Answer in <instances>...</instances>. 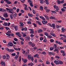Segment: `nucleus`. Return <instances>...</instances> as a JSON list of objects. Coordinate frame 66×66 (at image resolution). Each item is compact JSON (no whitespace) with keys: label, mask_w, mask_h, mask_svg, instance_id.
Returning a JSON list of instances; mask_svg holds the SVG:
<instances>
[{"label":"nucleus","mask_w":66,"mask_h":66,"mask_svg":"<svg viewBox=\"0 0 66 66\" xmlns=\"http://www.w3.org/2000/svg\"><path fill=\"white\" fill-rule=\"evenodd\" d=\"M0 64H2L1 66H5V62L2 61L0 63Z\"/></svg>","instance_id":"obj_4"},{"label":"nucleus","mask_w":66,"mask_h":66,"mask_svg":"<svg viewBox=\"0 0 66 66\" xmlns=\"http://www.w3.org/2000/svg\"><path fill=\"white\" fill-rule=\"evenodd\" d=\"M31 55L30 54L28 55L27 56L28 59L29 60H31Z\"/></svg>","instance_id":"obj_13"},{"label":"nucleus","mask_w":66,"mask_h":66,"mask_svg":"<svg viewBox=\"0 0 66 66\" xmlns=\"http://www.w3.org/2000/svg\"><path fill=\"white\" fill-rule=\"evenodd\" d=\"M46 64H48L49 65V64H50V62H49L46 61Z\"/></svg>","instance_id":"obj_57"},{"label":"nucleus","mask_w":66,"mask_h":66,"mask_svg":"<svg viewBox=\"0 0 66 66\" xmlns=\"http://www.w3.org/2000/svg\"><path fill=\"white\" fill-rule=\"evenodd\" d=\"M52 36H54V37H56V35H55V34H53Z\"/></svg>","instance_id":"obj_61"},{"label":"nucleus","mask_w":66,"mask_h":66,"mask_svg":"<svg viewBox=\"0 0 66 66\" xmlns=\"http://www.w3.org/2000/svg\"><path fill=\"white\" fill-rule=\"evenodd\" d=\"M11 55L13 56H15L16 54L15 53H12L11 54Z\"/></svg>","instance_id":"obj_30"},{"label":"nucleus","mask_w":66,"mask_h":66,"mask_svg":"<svg viewBox=\"0 0 66 66\" xmlns=\"http://www.w3.org/2000/svg\"><path fill=\"white\" fill-rule=\"evenodd\" d=\"M58 4H61V1L60 0H57V1Z\"/></svg>","instance_id":"obj_18"},{"label":"nucleus","mask_w":66,"mask_h":66,"mask_svg":"<svg viewBox=\"0 0 66 66\" xmlns=\"http://www.w3.org/2000/svg\"><path fill=\"white\" fill-rule=\"evenodd\" d=\"M49 18L51 19H55V17H54L53 16H50L49 17Z\"/></svg>","instance_id":"obj_12"},{"label":"nucleus","mask_w":66,"mask_h":66,"mask_svg":"<svg viewBox=\"0 0 66 66\" xmlns=\"http://www.w3.org/2000/svg\"><path fill=\"white\" fill-rule=\"evenodd\" d=\"M43 42L44 43H46L47 42V40L46 39H45L43 41Z\"/></svg>","instance_id":"obj_63"},{"label":"nucleus","mask_w":66,"mask_h":66,"mask_svg":"<svg viewBox=\"0 0 66 66\" xmlns=\"http://www.w3.org/2000/svg\"><path fill=\"white\" fill-rule=\"evenodd\" d=\"M6 49L7 51H8V52H10V50L11 49H9V48L7 47H6Z\"/></svg>","instance_id":"obj_29"},{"label":"nucleus","mask_w":66,"mask_h":66,"mask_svg":"<svg viewBox=\"0 0 66 66\" xmlns=\"http://www.w3.org/2000/svg\"><path fill=\"white\" fill-rule=\"evenodd\" d=\"M55 9L56 10H60V9H59V8L58 7V6H57L55 8Z\"/></svg>","instance_id":"obj_41"},{"label":"nucleus","mask_w":66,"mask_h":66,"mask_svg":"<svg viewBox=\"0 0 66 66\" xmlns=\"http://www.w3.org/2000/svg\"><path fill=\"white\" fill-rule=\"evenodd\" d=\"M14 28L15 29V31H17L18 29L17 28V26H16L14 27Z\"/></svg>","instance_id":"obj_16"},{"label":"nucleus","mask_w":66,"mask_h":66,"mask_svg":"<svg viewBox=\"0 0 66 66\" xmlns=\"http://www.w3.org/2000/svg\"><path fill=\"white\" fill-rule=\"evenodd\" d=\"M14 49L15 50H16V51H17L18 50V48H16L15 47H14Z\"/></svg>","instance_id":"obj_60"},{"label":"nucleus","mask_w":66,"mask_h":66,"mask_svg":"<svg viewBox=\"0 0 66 66\" xmlns=\"http://www.w3.org/2000/svg\"><path fill=\"white\" fill-rule=\"evenodd\" d=\"M38 33H42V32H43V30L41 29H39L38 30Z\"/></svg>","instance_id":"obj_14"},{"label":"nucleus","mask_w":66,"mask_h":66,"mask_svg":"<svg viewBox=\"0 0 66 66\" xmlns=\"http://www.w3.org/2000/svg\"><path fill=\"white\" fill-rule=\"evenodd\" d=\"M26 39H27L29 40H30V37L29 36H26L25 37Z\"/></svg>","instance_id":"obj_17"},{"label":"nucleus","mask_w":66,"mask_h":66,"mask_svg":"<svg viewBox=\"0 0 66 66\" xmlns=\"http://www.w3.org/2000/svg\"><path fill=\"white\" fill-rule=\"evenodd\" d=\"M3 25L4 26H7V23L6 22H5L4 23Z\"/></svg>","instance_id":"obj_27"},{"label":"nucleus","mask_w":66,"mask_h":66,"mask_svg":"<svg viewBox=\"0 0 66 66\" xmlns=\"http://www.w3.org/2000/svg\"><path fill=\"white\" fill-rule=\"evenodd\" d=\"M50 27H52V28H53V29H55V24L53 23L51 25H50Z\"/></svg>","instance_id":"obj_5"},{"label":"nucleus","mask_w":66,"mask_h":66,"mask_svg":"<svg viewBox=\"0 0 66 66\" xmlns=\"http://www.w3.org/2000/svg\"><path fill=\"white\" fill-rule=\"evenodd\" d=\"M20 39H21V40L22 41H23V42L24 41V39L22 37H21L20 38Z\"/></svg>","instance_id":"obj_37"},{"label":"nucleus","mask_w":66,"mask_h":66,"mask_svg":"<svg viewBox=\"0 0 66 66\" xmlns=\"http://www.w3.org/2000/svg\"><path fill=\"white\" fill-rule=\"evenodd\" d=\"M15 16H16V15H15L13 13H12V14H11L10 15V17L11 19H12L13 18V17H15Z\"/></svg>","instance_id":"obj_3"},{"label":"nucleus","mask_w":66,"mask_h":66,"mask_svg":"<svg viewBox=\"0 0 66 66\" xmlns=\"http://www.w3.org/2000/svg\"><path fill=\"white\" fill-rule=\"evenodd\" d=\"M21 45H23V44H24V42H22V41H21Z\"/></svg>","instance_id":"obj_56"},{"label":"nucleus","mask_w":66,"mask_h":66,"mask_svg":"<svg viewBox=\"0 0 66 66\" xmlns=\"http://www.w3.org/2000/svg\"><path fill=\"white\" fill-rule=\"evenodd\" d=\"M57 48H55V50H54V52H55L56 51H57V53H59V50L57 49Z\"/></svg>","instance_id":"obj_11"},{"label":"nucleus","mask_w":66,"mask_h":66,"mask_svg":"<svg viewBox=\"0 0 66 66\" xmlns=\"http://www.w3.org/2000/svg\"><path fill=\"white\" fill-rule=\"evenodd\" d=\"M61 11H62V12H65L66 11V10H65V9L64 8H62L61 9Z\"/></svg>","instance_id":"obj_21"},{"label":"nucleus","mask_w":66,"mask_h":66,"mask_svg":"<svg viewBox=\"0 0 66 66\" xmlns=\"http://www.w3.org/2000/svg\"><path fill=\"white\" fill-rule=\"evenodd\" d=\"M64 47H60V49H64Z\"/></svg>","instance_id":"obj_59"},{"label":"nucleus","mask_w":66,"mask_h":66,"mask_svg":"<svg viewBox=\"0 0 66 66\" xmlns=\"http://www.w3.org/2000/svg\"><path fill=\"white\" fill-rule=\"evenodd\" d=\"M34 57H37L38 59H40V57H39V55L38 54H36L34 55Z\"/></svg>","instance_id":"obj_6"},{"label":"nucleus","mask_w":66,"mask_h":66,"mask_svg":"<svg viewBox=\"0 0 66 66\" xmlns=\"http://www.w3.org/2000/svg\"><path fill=\"white\" fill-rule=\"evenodd\" d=\"M61 27V26H60L59 25H57L56 26V28H57V29H58V28H60V27Z\"/></svg>","instance_id":"obj_25"},{"label":"nucleus","mask_w":66,"mask_h":66,"mask_svg":"<svg viewBox=\"0 0 66 66\" xmlns=\"http://www.w3.org/2000/svg\"><path fill=\"white\" fill-rule=\"evenodd\" d=\"M50 41L51 43H53L54 41V40L52 39H50Z\"/></svg>","instance_id":"obj_36"},{"label":"nucleus","mask_w":66,"mask_h":66,"mask_svg":"<svg viewBox=\"0 0 66 66\" xmlns=\"http://www.w3.org/2000/svg\"><path fill=\"white\" fill-rule=\"evenodd\" d=\"M61 4L63 3H64V0H62L61 2Z\"/></svg>","instance_id":"obj_58"},{"label":"nucleus","mask_w":66,"mask_h":66,"mask_svg":"<svg viewBox=\"0 0 66 66\" xmlns=\"http://www.w3.org/2000/svg\"><path fill=\"white\" fill-rule=\"evenodd\" d=\"M28 3H30L29 4L31 7H33V2L32 1L30 0H28Z\"/></svg>","instance_id":"obj_1"},{"label":"nucleus","mask_w":66,"mask_h":66,"mask_svg":"<svg viewBox=\"0 0 66 66\" xmlns=\"http://www.w3.org/2000/svg\"><path fill=\"white\" fill-rule=\"evenodd\" d=\"M10 0H4V1H5L6 3H7L8 4H12V2H11L10 1Z\"/></svg>","instance_id":"obj_2"},{"label":"nucleus","mask_w":66,"mask_h":66,"mask_svg":"<svg viewBox=\"0 0 66 66\" xmlns=\"http://www.w3.org/2000/svg\"><path fill=\"white\" fill-rule=\"evenodd\" d=\"M45 2H46V4H49V3H48V0H45Z\"/></svg>","instance_id":"obj_24"},{"label":"nucleus","mask_w":66,"mask_h":66,"mask_svg":"<svg viewBox=\"0 0 66 66\" xmlns=\"http://www.w3.org/2000/svg\"><path fill=\"white\" fill-rule=\"evenodd\" d=\"M27 7V6H25L24 10H25V11H27V10H28V7Z\"/></svg>","instance_id":"obj_33"},{"label":"nucleus","mask_w":66,"mask_h":66,"mask_svg":"<svg viewBox=\"0 0 66 66\" xmlns=\"http://www.w3.org/2000/svg\"><path fill=\"white\" fill-rule=\"evenodd\" d=\"M27 23L28 24H31V21H28Z\"/></svg>","instance_id":"obj_50"},{"label":"nucleus","mask_w":66,"mask_h":66,"mask_svg":"<svg viewBox=\"0 0 66 66\" xmlns=\"http://www.w3.org/2000/svg\"><path fill=\"white\" fill-rule=\"evenodd\" d=\"M61 30L62 32H64L65 31V29L63 28H62Z\"/></svg>","instance_id":"obj_35"},{"label":"nucleus","mask_w":66,"mask_h":66,"mask_svg":"<svg viewBox=\"0 0 66 66\" xmlns=\"http://www.w3.org/2000/svg\"><path fill=\"white\" fill-rule=\"evenodd\" d=\"M40 41H41L42 40H43V37H40Z\"/></svg>","instance_id":"obj_55"},{"label":"nucleus","mask_w":66,"mask_h":66,"mask_svg":"<svg viewBox=\"0 0 66 66\" xmlns=\"http://www.w3.org/2000/svg\"><path fill=\"white\" fill-rule=\"evenodd\" d=\"M3 58L4 59V60H5V59H6V55H4L3 56Z\"/></svg>","instance_id":"obj_47"},{"label":"nucleus","mask_w":66,"mask_h":66,"mask_svg":"<svg viewBox=\"0 0 66 66\" xmlns=\"http://www.w3.org/2000/svg\"><path fill=\"white\" fill-rule=\"evenodd\" d=\"M42 53L43 54H44V55H45V54H46V52H42Z\"/></svg>","instance_id":"obj_42"},{"label":"nucleus","mask_w":66,"mask_h":66,"mask_svg":"<svg viewBox=\"0 0 66 66\" xmlns=\"http://www.w3.org/2000/svg\"><path fill=\"white\" fill-rule=\"evenodd\" d=\"M51 65L52 66H54V63L53 62H52L51 63Z\"/></svg>","instance_id":"obj_46"},{"label":"nucleus","mask_w":66,"mask_h":66,"mask_svg":"<svg viewBox=\"0 0 66 66\" xmlns=\"http://www.w3.org/2000/svg\"><path fill=\"white\" fill-rule=\"evenodd\" d=\"M30 33L31 34H33L34 33V31H33V29L32 30V31H30Z\"/></svg>","instance_id":"obj_40"},{"label":"nucleus","mask_w":66,"mask_h":66,"mask_svg":"<svg viewBox=\"0 0 66 66\" xmlns=\"http://www.w3.org/2000/svg\"><path fill=\"white\" fill-rule=\"evenodd\" d=\"M36 22L37 23H38V24H39V25H40V26H41V25H42V24L40 23V22L39 21H36Z\"/></svg>","instance_id":"obj_20"},{"label":"nucleus","mask_w":66,"mask_h":66,"mask_svg":"<svg viewBox=\"0 0 66 66\" xmlns=\"http://www.w3.org/2000/svg\"><path fill=\"white\" fill-rule=\"evenodd\" d=\"M15 34H16V35L18 36V35H19V34H19V33L18 32L16 33H15Z\"/></svg>","instance_id":"obj_51"},{"label":"nucleus","mask_w":66,"mask_h":66,"mask_svg":"<svg viewBox=\"0 0 66 66\" xmlns=\"http://www.w3.org/2000/svg\"><path fill=\"white\" fill-rule=\"evenodd\" d=\"M5 29H6L7 30H10V28H9V27H5Z\"/></svg>","instance_id":"obj_31"},{"label":"nucleus","mask_w":66,"mask_h":66,"mask_svg":"<svg viewBox=\"0 0 66 66\" xmlns=\"http://www.w3.org/2000/svg\"><path fill=\"white\" fill-rule=\"evenodd\" d=\"M31 47H34L35 46V44H34V43H32L31 45Z\"/></svg>","instance_id":"obj_19"},{"label":"nucleus","mask_w":66,"mask_h":66,"mask_svg":"<svg viewBox=\"0 0 66 66\" xmlns=\"http://www.w3.org/2000/svg\"><path fill=\"white\" fill-rule=\"evenodd\" d=\"M60 64H63V62L62 61H59Z\"/></svg>","instance_id":"obj_32"},{"label":"nucleus","mask_w":66,"mask_h":66,"mask_svg":"<svg viewBox=\"0 0 66 66\" xmlns=\"http://www.w3.org/2000/svg\"><path fill=\"white\" fill-rule=\"evenodd\" d=\"M48 38H51L52 37V36H51V35H49L47 37Z\"/></svg>","instance_id":"obj_39"},{"label":"nucleus","mask_w":66,"mask_h":66,"mask_svg":"<svg viewBox=\"0 0 66 66\" xmlns=\"http://www.w3.org/2000/svg\"><path fill=\"white\" fill-rule=\"evenodd\" d=\"M21 61V56L19 57V62H20V61Z\"/></svg>","instance_id":"obj_52"},{"label":"nucleus","mask_w":66,"mask_h":66,"mask_svg":"<svg viewBox=\"0 0 66 66\" xmlns=\"http://www.w3.org/2000/svg\"><path fill=\"white\" fill-rule=\"evenodd\" d=\"M22 61H23L24 63H27L28 62V60L27 59H23L22 58Z\"/></svg>","instance_id":"obj_8"},{"label":"nucleus","mask_w":66,"mask_h":66,"mask_svg":"<svg viewBox=\"0 0 66 66\" xmlns=\"http://www.w3.org/2000/svg\"><path fill=\"white\" fill-rule=\"evenodd\" d=\"M40 9L41 11L43 10V7L42 6H40Z\"/></svg>","instance_id":"obj_26"},{"label":"nucleus","mask_w":66,"mask_h":66,"mask_svg":"<svg viewBox=\"0 0 66 66\" xmlns=\"http://www.w3.org/2000/svg\"><path fill=\"white\" fill-rule=\"evenodd\" d=\"M33 24L35 28H36V27H37V26H37V25H36V24L35 23H33Z\"/></svg>","instance_id":"obj_48"},{"label":"nucleus","mask_w":66,"mask_h":66,"mask_svg":"<svg viewBox=\"0 0 66 66\" xmlns=\"http://www.w3.org/2000/svg\"><path fill=\"white\" fill-rule=\"evenodd\" d=\"M42 23L44 24H47L48 23V22L47 21L43 20L42 21Z\"/></svg>","instance_id":"obj_10"},{"label":"nucleus","mask_w":66,"mask_h":66,"mask_svg":"<svg viewBox=\"0 0 66 66\" xmlns=\"http://www.w3.org/2000/svg\"><path fill=\"white\" fill-rule=\"evenodd\" d=\"M32 12L33 13V14H35V13H36L35 11V10H32Z\"/></svg>","instance_id":"obj_54"},{"label":"nucleus","mask_w":66,"mask_h":66,"mask_svg":"<svg viewBox=\"0 0 66 66\" xmlns=\"http://www.w3.org/2000/svg\"><path fill=\"white\" fill-rule=\"evenodd\" d=\"M4 16L5 17H8V16L7 15V14L6 13L4 15Z\"/></svg>","instance_id":"obj_28"},{"label":"nucleus","mask_w":66,"mask_h":66,"mask_svg":"<svg viewBox=\"0 0 66 66\" xmlns=\"http://www.w3.org/2000/svg\"><path fill=\"white\" fill-rule=\"evenodd\" d=\"M6 59H9L10 58V56L7 54L6 55Z\"/></svg>","instance_id":"obj_23"},{"label":"nucleus","mask_w":66,"mask_h":66,"mask_svg":"<svg viewBox=\"0 0 66 66\" xmlns=\"http://www.w3.org/2000/svg\"><path fill=\"white\" fill-rule=\"evenodd\" d=\"M13 43L14 45H16V44H17V43L14 40L13 41Z\"/></svg>","instance_id":"obj_45"},{"label":"nucleus","mask_w":66,"mask_h":66,"mask_svg":"<svg viewBox=\"0 0 66 66\" xmlns=\"http://www.w3.org/2000/svg\"><path fill=\"white\" fill-rule=\"evenodd\" d=\"M8 45L10 46V47H12L13 46V43L12 42H10L8 43Z\"/></svg>","instance_id":"obj_7"},{"label":"nucleus","mask_w":66,"mask_h":66,"mask_svg":"<svg viewBox=\"0 0 66 66\" xmlns=\"http://www.w3.org/2000/svg\"><path fill=\"white\" fill-rule=\"evenodd\" d=\"M54 48H53V47H51L50 48V50H53Z\"/></svg>","instance_id":"obj_44"},{"label":"nucleus","mask_w":66,"mask_h":66,"mask_svg":"<svg viewBox=\"0 0 66 66\" xmlns=\"http://www.w3.org/2000/svg\"><path fill=\"white\" fill-rule=\"evenodd\" d=\"M1 20H5V18H3V17H2L1 18Z\"/></svg>","instance_id":"obj_49"},{"label":"nucleus","mask_w":66,"mask_h":66,"mask_svg":"<svg viewBox=\"0 0 66 66\" xmlns=\"http://www.w3.org/2000/svg\"><path fill=\"white\" fill-rule=\"evenodd\" d=\"M28 16H29V17H33V14L29 13H28Z\"/></svg>","instance_id":"obj_15"},{"label":"nucleus","mask_w":66,"mask_h":66,"mask_svg":"<svg viewBox=\"0 0 66 66\" xmlns=\"http://www.w3.org/2000/svg\"><path fill=\"white\" fill-rule=\"evenodd\" d=\"M15 58L16 59H17L18 58V55H16L15 56Z\"/></svg>","instance_id":"obj_53"},{"label":"nucleus","mask_w":66,"mask_h":66,"mask_svg":"<svg viewBox=\"0 0 66 66\" xmlns=\"http://www.w3.org/2000/svg\"><path fill=\"white\" fill-rule=\"evenodd\" d=\"M44 0H40V3L41 4H43L44 3V1H43Z\"/></svg>","instance_id":"obj_34"},{"label":"nucleus","mask_w":66,"mask_h":66,"mask_svg":"<svg viewBox=\"0 0 66 66\" xmlns=\"http://www.w3.org/2000/svg\"><path fill=\"white\" fill-rule=\"evenodd\" d=\"M36 18L37 20H39V19L38 17H36Z\"/></svg>","instance_id":"obj_64"},{"label":"nucleus","mask_w":66,"mask_h":66,"mask_svg":"<svg viewBox=\"0 0 66 66\" xmlns=\"http://www.w3.org/2000/svg\"><path fill=\"white\" fill-rule=\"evenodd\" d=\"M24 31H27V27H25L24 28Z\"/></svg>","instance_id":"obj_62"},{"label":"nucleus","mask_w":66,"mask_h":66,"mask_svg":"<svg viewBox=\"0 0 66 66\" xmlns=\"http://www.w3.org/2000/svg\"><path fill=\"white\" fill-rule=\"evenodd\" d=\"M53 47L54 49H56V47H57V45L56 44H55Z\"/></svg>","instance_id":"obj_22"},{"label":"nucleus","mask_w":66,"mask_h":66,"mask_svg":"<svg viewBox=\"0 0 66 66\" xmlns=\"http://www.w3.org/2000/svg\"><path fill=\"white\" fill-rule=\"evenodd\" d=\"M14 41H15V42H17V41H18V39H17L16 38H14Z\"/></svg>","instance_id":"obj_43"},{"label":"nucleus","mask_w":66,"mask_h":66,"mask_svg":"<svg viewBox=\"0 0 66 66\" xmlns=\"http://www.w3.org/2000/svg\"><path fill=\"white\" fill-rule=\"evenodd\" d=\"M54 63L56 65H59V62L58 61H57L56 60L54 61Z\"/></svg>","instance_id":"obj_9"},{"label":"nucleus","mask_w":66,"mask_h":66,"mask_svg":"<svg viewBox=\"0 0 66 66\" xmlns=\"http://www.w3.org/2000/svg\"><path fill=\"white\" fill-rule=\"evenodd\" d=\"M32 43L31 42H28V45H30L31 46V45H32Z\"/></svg>","instance_id":"obj_38"}]
</instances>
